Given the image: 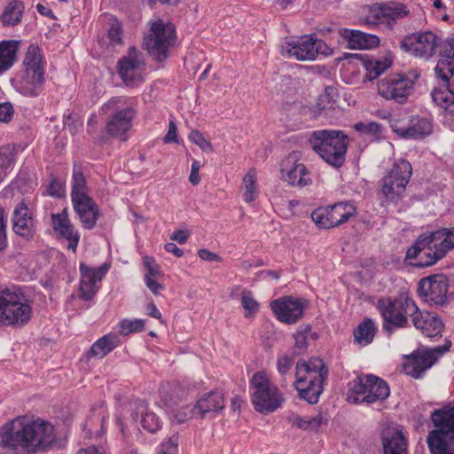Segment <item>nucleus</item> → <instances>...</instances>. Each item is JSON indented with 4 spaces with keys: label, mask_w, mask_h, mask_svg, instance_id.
<instances>
[{
    "label": "nucleus",
    "mask_w": 454,
    "mask_h": 454,
    "mask_svg": "<svg viewBox=\"0 0 454 454\" xmlns=\"http://www.w3.org/2000/svg\"><path fill=\"white\" fill-rule=\"evenodd\" d=\"M25 6L20 0H12L4 7L0 15V20L4 27H15L20 23Z\"/></svg>",
    "instance_id": "nucleus-34"
},
{
    "label": "nucleus",
    "mask_w": 454,
    "mask_h": 454,
    "mask_svg": "<svg viewBox=\"0 0 454 454\" xmlns=\"http://www.w3.org/2000/svg\"><path fill=\"white\" fill-rule=\"evenodd\" d=\"M377 309L383 318L382 328L388 333H392L395 328H407L410 326L409 319L402 317L398 311L397 296L395 298L385 297L379 299Z\"/></svg>",
    "instance_id": "nucleus-21"
},
{
    "label": "nucleus",
    "mask_w": 454,
    "mask_h": 454,
    "mask_svg": "<svg viewBox=\"0 0 454 454\" xmlns=\"http://www.w3.org/2000/svg\"><path fill=\"white\" fill-rule=\"evenodd\" d=\"M58 233L68 241L67 248L73 252H76L80 240V234L74 230L73 224L70 223L67 227L59 231Z\"/></svg>",
    "instance_id": "nucleus-51"
},
{
    "label": "nucleus",
    "mask_w": 454,
    "mask_h": 454,
    "mask_svg": "<svg viewBox=\"0 0 454 454\" xmlns=\"http://www.w3.org/2000/svg\"><path fill=\"white\" fill-rule=\"evenodd\" d=\"M411 175L412 167L408 160L404 159L395 160L379 182L380 193L382 196L380 205L395 206L401 202L405 196Z\"/></svg>",
    "instance_id": "nucleus-7"
},
{
    "label": "nucleus",
    "mask_w": 454,
    "mask_h": 454,
    "mask_svg": "<svg viewBox=\"0 0 454 454\" xmlns=\"http://www.w3.org/2000/svg\"><path fill=\"white\" fill-rule=\"evenodd\" d=\"M241 305L245 309V317H249L254 315L259 309V303L254 299L249 290H243L241 293Z\"/></svg>",
    "instance_id": "nucleus-50"
},
{
    "label": "nucleus",
    "mask_w": 454,
    "mask_h": 454,
    "mask_svg": "<svg viewBox=\"0 0 454 454\" xmlns=\"http://www.w3.org/2000/svg\"><path fill=\"white\" fill-rule=\"evenodd\" d=\"M109 268L110 265L107 263H104L97 268L87 266L83 262L80 263L79 296L82 300L89 301L94 298L99 289L98 283L102 280Z\"/></svg>",
    "instance_id": "nucleus-20"
},
{
    "label": "nucleus",
    "mask_w": 454,
    "mask_h": 454,
    "mask_svg": "<svg viewBox=\"0 0 454 454\" xmlns=\"http://www.w3.org/2000/svg\"><path fill=\"white\" fill-rule=\"evenodd\" d=\"M145 283L148 289L154 294L158 295L161 290H163V286L153 280L149 275H145Z\"/></svg>",
    "instance_id": "nucleus-63"
},
{
    "label": "nucleus",
    "mask_w": 454,
    "mask_h": 454,
    "mask_svg": "<svg viewBox=\"0 0 454 454\" xmlns=\"http://www.w3.org/2000/svg\"><path fill=\"white\" fill-rule=\"evenodd\" d=\"M392 131L403 139L421 140L433 132V121L431 118L411 115L407 122L399 119L390 121Z\"/></svg>",
    "instance_id": "nucleus-17"
},
{
    "label": "nucleus",
    "mask_w": 454,
    "mask_h": 454,
    "mask_svg": "<svg viewBox=\"0 0 454 454\" xmlns=\"http://www.w3.org/2000/svg\"><path fill=\"white\" fill-rule=\"evenodd\" d=\"M120 345V338L115 333L104 335L96 340L90 349L92 356L103 358Z\"/></svg>",
    "instance_id": "nucleus-35"
},
{
    "label": "nucleus",
    "mask_w": 454,
    "mask_h": 454,
    "mask_svg": "<svg viewBox=\"0 0 454 454\" xmlns=\"http://www.w3.org/2000/svg\"><path fill=\"white\" fill-rule=\"evenodd\" d=\"M13 115V107L10 102L0 104V121L8 122Z\"/></svg>",
    "instance_id": "nucleus-61"
},
{
    "label": "nucleus",
    "mask_w": 454,
    "mask_h": 454,
    "mask_svg": "<svg viewBox=\"0 0 454 454\" xmlns=\"http://www.w3.org/2000/svg\"><path fill=\"white\" fill-rule=\"evenodd\" d=\"M72 204L82 226L87 230L93 229L99 218V208L93 199L89 196L72 201Z\"/></svg>",
    "instance_id": "nucleus-26"
},
{
    "label": "nucleus",
    "mask_w": 454,
    "mask_h": 454,
    "mask_svg": "<svg viewBox=\"0 0 454 454\" xmlns=\"http://www.w3.org/2000/svg\"><path fill=\"white\" fill-rule=\"evenodd\" d=\"M55 442L54 427L41 419L26 423L23 419H16L0 427V446L24 454L44 452Z\"/></svg>",
    "instance_id": "nucleus-1"
},
{
    "label": "nucleus",
    "mask_w": 454,
    "mask_h": 454,
    "mask_svg": "<svg viewBox=\"0 0 454 454\" xmlns=\"http://www.w3.org/2000/svg\"><path fill=\"white\" fill-rule=\"evenodd\" d=\"M397 307L402 317L408 319L411 317V320L419 309L415 301L407 293H401L397 295Z\"/></svg>",
    "instance_id": "nucleus-43"
},
{
    "label": "nucleus",
    "mask_w": 454,
    "mask_h": 454,
    "mask_svg": "<svg viewBox=\"0 0 454 454\" xmlns=\"http://www.w3.org/2000/svg\"><path fill=\"white\" fill-rule=\"evenodd\" d=\"M251 403L260 413H272L281 408L285 397L278 387L262 371L256 372L249 380Z\"/></svg>",
    "instance_id": "nucleus-9"
},
{
    "label": "nucleus",
    "mask_w": 454,
    "mask_h": 454,
    "mask_svg": "<svg viewBox=\"0 0 454 454\" xmlns=\"http://www.w3.org/2000/svg\"><path fill=\"white\" fill-rule=\"evenodd\" d=\"M32 316L30 301L18 286L0 287V325L22 327Z\"/></svg>",
    "instance_id": "nucleus-5"
},
{
    "label": "nucleus",
    "mask_w": 454,
    "mask_h": 454,
    "mask_svg": "<svg viewBox=\"0 0 454 454\" xmlns=\"http://www.w3.org/2000/svg\"><path fill=\"white\" fill-rule=\"evenodd\" d=\"M13 231L27 240L34 238L35 232V224L34 214L28 208L27 205L21 201L14 207L12 216Z\"/></svg>",
    "instance_id": "nucleus-23"
},
{
    "label": "nucleus",
    "mask_w": 454,
    "mask_h": 454,
    "mask_svg": "<svg viewBox=\"0 0 454 454\" xmlns=\"http://www.w3.org/2000/svg\"><path fill=\"white\" fill-rule=\"evenodd\" d=\"M440 59L454 61V37L447 38L440 51Z\"/></svg>",
    "instance_id": "nucleus-59"
},
{
    "label": "nucleus",
    "mask_w": 454,
    "mask_h": 454,
    "mask_svg": "<svg viewBox=\"0 0 454 454\" xmlns=\"http://www.w3.org/2000/svg\"><path fill=\"white\" fill-rule=\"evenodd\" d=\"M20 41H0V75L12 67L18 60Z\"/></svg>",
    "instance_id": "nucleus-30"
},
{
    "label": "nucleus",
    "mask_w": 454,
    "mask_h": 454,
    "mask_svg": "<svg viewBox=\"0 0 454 454\" xmlns=\"http://www.w3.org/2000/svg\"><path fill=\"white\" fill-rule=\"evenodd\" d=\"M366 394L362 397V402L371 404L378 401L386 400L390 394L388 384L381 378L373 374L365 375Z\"/></svg>",
    "instance_id": "nucleus-29"
},
{
    "label": "nucleus",
    "mask_w": 454,
    "mask_h": 454,
    "mask_svg": "<svg viewBox=\"0 0 454 454\" xmlns=\"http://www.w3.org/2000/svg\"><path fill=\"white\" fill-rule=\"evenodd\" d=\"M145 65L143 53L136 47H129L117 63L118 74L126 86H134L143 81Z\"/></svg>",
    "instance_id": "nucleus-18"
},
{
    "label": "nucleus",
    "mask_w": 454,
    "mask_h": 454,
    "mask_svg": "<svg viewBox=\"0 0 454 454\" xmlns=\"http://www.w3.org/2000/svg\"><path fill=\"white\" fill-rule=\"evenodd\" d=\"M295 353L296 351H294L291 356L283 355L278 356L277 358V370L284 384H287L288 380L292 377L291 370L294 365Z\"/></svg>",
    "instance_id": "nucleus-45"
},
{
    "label": "nucleus",
    "mask_w": 454,
    "mask_h": 454,
    "mask_svg": "<svg viewBox=\"0 0 454 454\" xmlns=\"http://www.w3.org/2000/svg\"><path fill=\"white\" fill-rule=\"evenodd\" d=\"M309 143L312 150L330 166L339 168L345 163L349 138L344 131L328 129L314 130Z\"/></svg>",
    "instance_id": "nucleus-4"
},
{
    "label": "nucleus",
    "mask_w": 454,
    "mask_h": 454,
    "mask_svg": "<svg viewBox=\"0 0 454 454\" xmlns=\"http://www.w3.org/2000/svg\"><path fill=\"white\" fill-rule=\"evenodd\" d=\"M106 421L107 417L102 407L92 409V413L85 421L83 429L87 430L90 436L101 437L106 433Z\"/></svg>",
    "instance_id": "nucleus-33"
},
{
    "label": "nucleus",
    "mask_w": 454,
    "mask_h": 454,
    "mask_svg": "<svg viewBox=\"0 0 454 454\" xmlns=\"http://www.w3.org/2000/svg\"><path fill=\"white\" fill-rule=\"evenodd\" d=\"M51 218L52 222V228L56 232L71 223L67 208H64L61 213L51 214Z\"/></svg>",
    "instance_id": "nucleus-57"
},
{
    "label": "nucleus",
    "mask_w": 454,
    "mask_h": 454,
    "mask_svg": "<svg viewBox=\"0 0 454 454\" xmlns=\"http://www.w3.org/2000/svg\"><path fill=\"white\" fill-rule=\"evenodd\" d=\"M451 347V341L447 340L443 345L425 350H417L407 356L404 370L414 379H421L426 371L430 369L438 359Z\"/></svg>",
    "instance_id": "nucleus-15"
},
{
    "label": "nucleus",
    "mask_w": 454,
    "mask_h": 454,
    "mask_svg": "<svg viewBox=\"0 0 454 454\" xmlns=\"http://www.w3.org/2000/svg\"><path fill=\"white\" fill-rule=\"evenodd\" d=\"M281 51L284 57L307 61L315 60L318 55H328L330 48L323 40L309 35H303L296 41L286 42L282 46Z\"/></svg>",
    "instance_id": "nucleus-12"
},
{
    "label": "nucleus",
    "mask_w": 454,
    "mask_h": 454,
    "mask_svg": "<svg viewBox=\"0 0 454 454\" xmlns=\"http://www.w3.org/2000/svg\"><path fill=\"white\" fill-rule=\"evenodd\" d=\"M47 194L55 198L63 197L65 195L64 184L56 178H53L47 186Z\"/></svg>",
    "instance_id": "nucleus-58"
},
{
    "label": "nucleus",
    "mask_w": 454,
    "mask_h": 454,
    "mask_svg": "<svg viewBox=\"0 0 454 454\" xmlns=\"http://www.w3.org/2000/svg\"><path fill=\"white\" fill-rule=\"evenodd\" d=\"M130 416L134 420L141 417V425L149 433H155L161 427V421L159 416L149 411L147 403L143 400H135L129 403Z\"/></svg>",
    "instance_id": "nucleus-25"
},
{
    "label": "nucleus",
    "mask_w": 454,
    "mask_h": 454,
    "mask_svg": "<svg viewBox=\"0 0 454 454\" xmlns=\"http://www.w3.org/2000/svg\"><path fill=\"white\" fill-rule=\"evenodd\" d=\"M165 143H178L177 139V127L173 121H169L168 130L164 137Z\"/></svg>",
    "instance_id": "nucleus-64"
},
{
    "label": "nucleus",
    "mask_w": 454,
    "mask_h": 454,
    "mask_svg": "<svg viewBox=\"0 0 454 454\" xmlns=\"http://www.w3.org/2000/svg\"><path fill=\"white\" fill-rule=\"evenodd\" d=\"M433 231L428 234H421L419 235L413 245L410 247L405 254V261L412 262V260H419L421 252H423L424 248H427V246L435 242L434 238H433Z\"/></svg>",
    "instance_id": "nucleus-42"
},
{
    "label": "nucleus",
    "mask_w": 454,
    "mask_h": 454,
    "mask_svg": "<svg viewBox=\"0 0 454 454\" xmlns=\"http://www.w3.org/2000/svg\"><path fill=\"white\" fill-rule=\"evenodd\" d=\"M188 138L191 142L197 145L205 153H212L214 151L211 142L207 140L203 134L197 129L192 130L188 136Z\"/></svg>",
    "instance_id": "nucleus-53"
},
{
    "label": "nucleus",
    "mask_w": 454,
    "mask_h": 454,
    "mask_svg": "<svg viewBox=\"0 0 454 454\" xmlns=\"http://www.w3.org/2000/svg\"><path fill=\"white\" fill-rule=\"evenodd\" d=\"M364 67L366 71L364 80L372 81L384 73L390 67V63L378 59H368L364 61Z\"/></svg>",
    "instance_id": "nucleus-44"
},
{
    "label": "nucleus",
    "mask_w": 454,
    "mask_h": 454,
    "mask_svg": "<svg viewBox=\"0 0 454 454\" xmlns=\"http://www.w3.org/2000/svg\"><path fill=\"white\" fill-rule=\"evenodd\" d=\"M356 213V207L346 201L317 207L311 213V220L320 229H331L348 222Z\"/></svg>",
    "instance_id": "nucleus-16"
},
{
    "label": "nucleus",
    "mask_w": 454,
    "mask_h": 454,
    "mask_svg": "<svg viewBox=\"0 0 454 454\" xmlns=\"http://www.w3.org/2000/svg\"><path fill=\"white\" fill-rule=\"evenodd\" d=\"M25 74L20 82V91L28 97H37L44 82L43 56L39 47L30 45L23 59Z\"/></svg>",
    "instance_id": "nucleus-10"
},
{
    "label": "nucleus",
    "mask_w": 454,
    "mask_h": 454,
    "mask_svg": "<svg viewBox=\"0 0 454 454\" xmlns=\"http://www.w3.org/2000/svg\"><path fill=\"white\" fill-rule=\"evenodd\" d=\"M340 35L347 41L348 47L354 50H371L380 44V38L360 30L343 28Z\"/></svg>",
    "instance_id": "nucleus-28"
},
{
    "label": "nucleus",
    "mask_w": 454,
    "mask_h": 454,
    "mask_svg": "<svg viewBox=\"0 0 454 454\" xmlns=\"http://www.w3.org/2000/svg\"><path fill=\"white\" fill-rule=\"evenodd\" d=\"M120 333L121 335H129L133 333H140L145 329V320L143 319H122L119 323Z\"/></svg>",
    "instance_id": "nucleus-48"
},
{
    "label": "nucleus",
    "mask_w": 454,
    "mask_h": 454,
    "mask_svg": "<svg viewBox=\"0 0 454 454\" xmlns=\"http://www.w3.org/2000/svg\"><path fill=\"white\" fill-rule=\"evenodd\" d=\"M366 394L365 375L357 376L348 384L347 400L351 403H363L362 397Z\"/></svg>",
    "instance_id": "nucleus-41"
},
{
    "label": "nucleus",
    "mask_w": 454,
    "mask_h": 454,
    "mask_svg": "<svg viewBox=\"0 0 454 454\" xmlns=\"http://www.w3.org/2000/svg\"><path fill=\"white\" fill-rule=\"evenodd\" d=\"M419 77V73L417 70H411L405 74H397L382 79L378 82L379 94L386 99L404 104Z\"/></svg>",
    "instance_id": "nucleus-11"
},
{
    "label": "nucleus",
    "mask_w": 454,
    "mask_h": 454,
    "mask_svg": "<svg viewBox=\"0 0 454 454\" xmlns=\"http://www.w3.org/2000/svg\"><path fill=\"white\" fill-rule=\"evenodd\" d=\"M176 29L173 23L157 19L151 21L144 45L149 56L157 63H164L176 46Z\"/></svg>",
    "instance_id": "nucleus-6"
},
{
    "label": "nucleus",
    "mask_w": 454,
    "mask_h": 454,
    "mask_svg": "<svg viewBox=\"0 0 454 454\" xmlns=\"http://www.w3.org/2000/svg\"><path fill=\"white\" fill-rule=\"evenodd\" d=\"M311 332V325H307L299 329L294 334L295 340L294 347L300 350L304 351L308 345V335Z\"/></svg>",
    "instance_id": "nucleus-55"
},
{
    "label": "nucleus",
    "mask_w": 454,
    "mask_h": 454,
    "mask_svg": "<svg viewBox=\"0 0 454 454\" xmlns=\"http://www.w3.org/2000/svg\"><path fill=\"white\" fill-rule=\"evenodd\" d=\"M413 326L419 330L421 333L429 339L441 337L444 325L441 317L427 310L419 309L417 315L412 319Z\"/></svg>",
    "instance_id": "nucleus-24"
},
{
    "label": "nucleus",
    "mask_w": 454,
    "mask_h": 454,
    "mask_svg": "<svg viewBox=\"0 0 454 454\" xmlns=\"http://www.w3.org/2000/svg\"><path fill=\"white\" fill-rule=\"evenodd\" d=\"M7 247L6 226L4 223V210L0 206V251Z\"/></svg>",
    "instance_id": "nucleus-62"
},
{
    "label": "nucleus",
    "mask_w": 454,
    "mask_h": 454,
    "mask_svg": "<svg viewBox=\"0 0 454 454\" xmlns=\"http://www.w3.org/2000/svg\"><path fill=\"white\" fill-rule=\"evenodd\" d=\"M179 439V434H174L162 441L157 447V454H178Z\"/></svg>",
    "instance_id": "nucleus-49"
},
{
    "label": "nucleus",
    "mask_w": 454,
    "mask_h": 454,
    "mask_svg": "<svg viewBox=\"0 0 454 454\" xmlns=\"http://www.w3.org/2000/svg\"><path fill=\"white\" fill-rule=\"evenodd\" d=\"M384 454H407V440L403 434L396 431L383 440Z\"/></svg>",
    "instance_id": "nucleus-38"
},
{
    "label": "nucleus",
    "mask_w": 454,
    "mask_h": 454,
    "mask_svg": "<svg viewBox=\"0 0 454 454\" xmlns=\"http://www.w3.org/2000/svg\"><path fill=\"white\" fill-rule=\"evenodd\" d=\"M107 37L111 43L120 44L122 42V30L121 27L118 23L112 24L110 27Z\"/></svg>",
    "instance_id": "nucleus-60"
},
{
    "label": "nucleus",
    "mask_w": 454,
    "mask_h": 454,
    "mask_svg": "<svg viewBox=\"0 0 454 454\" xmlns=\"http://www.w3.org/2000/svg\"><path fill=\"white\" fill-rule=\"evenodd\" d=\"M71 186V201L89 197L86 178L79 167H74Z\"/></svg>",
    "instance_id": "nucleus-37"
},
{
    "label": "nucleus",
    "mask_w": 454,
    "mask_h": 454,
    "mask_svg": "<svg viewBox=\"0 0 454 454\" xmlns=\"http://www.w3.org/2000/svg\"><path fill=\"white\" fill-rule=\"evenodd\" d=\"M293 427L302 430H317L323 423L326 424L327 419H324L321 414L312 418H302L298 414L293 413L287 418Z\"/></svg>",
    "instance_id": "nucleus-39"
},
{
    "label": "nucleus",
    "mask_w": 454,
    "mask_h": 454,
    "mask_svg": "<svg viewBox=\"0 0 454 454\" xmlns=\"http://www.w3.org/2000/svg\"><path fill=\"white\" fill-rule=\"evenodd\" d=\"M337 97H338V94L336 92L335 88L327 86L325 89V93L321 98V101L323 103L321 109L323 112H325V114H326L327 108L333 109V110L335 109V106H336L335 98H337Z\"/></svg>",
    "instance_id": "nucleus-54"
},
{
    "label": "nucleus",
    "mask_w": 454,
    "mask_h": 454,
    "mask_svg": "<svg viewBox=\"0 0 454 454\" xmlns=\"http://www.w3.org/2000/svg\"><path fill=\"white\" fill-rule=\"evenodd\" d=\"M447 254L446 249L438 242H434L423 249L419 259L408 263L415 268H426L435 264Z\"/></svg>",
    "instance_id": "nucleus-32"
},
{
    "label": "nucleus",
    "mask_w": 454,
    "mask_h": 454,
    "mask_svg": "<svg viewBox=\"0 0 454 454\" xmlns=\"http://www.w3.org/2000/svg\"><path fill=\"white\" fill-rule=\"evenodd\" d=\"M307 305L306 299L283 296L272 301L270 306L280 322L292 325L303 317Z\"/></svg>",
    "instance_id": "nucleus-19"
},
{
    "label": "nucleus",
    "mask_w": 454,
    "mask_h": 454,
    "mask_svg": "<svg viewBox=\"0 0 454 454\" xmlns=\"http://www.w3.org/2000/svg\"><path fill=\"white\" fill-rule=\"evenodd\" d=\"M224 408V398L221 392L212 391L200 398L196 404V409L200 418H206L207 414L217 413Z\"/></svg>",
    "instance_id": "nucleus-31"
},
{
    "label": "nucleus",
    "mask_w": 454,
    "mask_h": 454,
    "mask_svg": "<svg viewBox=\"0 0 454 454\" xmlns=\"http://www.w3.org/2000/svg\"><path fill=\"white\" fill-rule=\"evenodd\" d=\"M434 429L427 435L431 454H454V405L435 410L431 414Z\"/></svg>",
    "instance_id": "nucleus-8"
},
{
    "label": "nucleus",
    "mask_w": 454,
    "mask_h": 454,
    "mask_svg": "<svg viewBox=\"0 0 454 454\" xmlns=\"http://www.w3.org/2000/svg\"><path fill=\"white\" fill-rule=\"evenodd\" d=\"M243 183L245 185L244 200L247 202L254 201L257 197L256 173L254 169L247 171L244 176Z\"/></svg>",
    "instance_id": "nucleus-47"
},
{
    "label": "nucleus",
    "mask_w": 454,
    "mask_h": 454,
    "mask_svg": "<svg viewBox=\"0 0 454 454\" xmlns=\"http://www.w3.org/2000/svg\"><path fill=\"white\" fill-rule=\"evenodd\" d=\"M101 111L107 114V121L100 142L107 144L112 138L127 141L137 111L127 103L126 98L113 97L103 105Z\"/></svg>",
    "instance_id": "nucleus-3"
},
{
    "label": "nucleus",
    "mask_w": 454,
    "mask_h": 454,
    "mask_svg": "<svg viewBox=\"0 0 454 454\" xmlns=\"http://www.w3.org/2000/svg\"><path fill=\"white\" fill-rule=\"evenodd\" d=\"M450 281L444 274H433L422 278L417 286L419 297L430 306L443 307L448 304Z\"/></svg>",
    "instance_id": "nucleus-14"
},
{
    "label": "nucleus",
    "mask_w": 454,
    "mask_h": 454,
    "mask_svg": "<svg viewBox=\"0 0 454 454\" xmlns=\"http://www.w3.org/2000/svg\"><path fill=\"white\" fill-rule=\"evenodd\" d=\"M14 161L13 150L9 146L0 148V177L5 176L6 170L10 168Z\"/></svg>",
    "instance_id": "nucleus-52"
},
{
    "label": "nucleus",
    "mask_w": 454,
    "mask_h": 454,
    "mask_svg": "<svg viewBox=\"0 0 454 454\" xmlns=\"http://www.w3.org/2000/svg\"><path fill=\"white\" fill-rule=\"evenodd\" d=\"M441 39L432 31H419L404 36L400 43L401 50L411 56L425 60L436 53Z\"/></svg>",
    "instance_id": "nucleus-13"
},
{
    "label": "nucleus",
    "mask_w": 454,
    "mask_h": 454,
    "mask_svg": "<svg viewBox=\"0 0 454 454\" xmlns=\"http://www.w3.org/2000/svg\"><path fill=\"white\" fill-rule=\"evenodd\" d=\"M328 374V367L319 357L299 360L295 365V380L293 383L299 398L309 404L317 403L325 390L324 383Z\"/></svg>",
    "instance_id": "nucleus-2"
},
{
    "label": "nucleus",
    "mask_w": 454,
    "mask_h": 454,
    "mask_svg": "<svg viewBox=\"0 0 454 454\" xmlns=\"http://www.w3.org/2000/svg\"><path fill=\"white\" fill-rule=\"evenodd\" d=\"M433 101L450 114H454V92L449 85H442L431 92Z\"/></svg>",
    "instance_id": "nucleus-36"
},
{
    "label": "nucleus",
    "mask_w": 454,
    "mask_h": 454,
    "mask_svg": "<svg viewBox=\"0 0 454 454\" xmlns=\"http://www.w3.org/2000/svg\"><path fill=\"white\" fill-rule=\"evenodd\" d=\"M433 238L435 242L446 249V253L454 249V226L452 228H442L433 231Z\"/></svg>",
    "instance_id": "nucleus-46"
},
{
    "label": "nucleus",
    "mask_w": 454,
    "mask_h": 454,
    "mask_svg": "<svg viewBox=\"0 0 454 454\" xmlns=\"http://www.w3.org/2000/svg\"><path fill=\"white\" fill-rule=\"evenodd\" d=\"M410 11L403 4L394 5L378 4L372 9L371 14L365 19L369 24H385L386 27L393 30L397 20L409 15Z\"/></svg>",
    "instance_id": "nucleus-22"
},
{
    "label": "nucleus",
    "mask_w": 454,
    "mask_h": 454,
    "mask_svg": "<svg viewBox=\"0 0 454 454\" xmlns=\"http://www.w3.org/2000/svg\"><path fill=\"white\" fill-rule=\"evenodd\" d=\"M376 327L371 318H365L354 330L355 341L362 345L370 344L375 336Z\"/></svg>",
    "instance_id": "nucleus-40"
},
{
    "label": "nucleus",
    "mask_w": 454,
    "mask_h": 454,
    "mask_svg": "<svg viewBox=\"0 0 454 454\" xmlns=\"http://www.w3.org/2000/svg\"><path fill=\"white\" fill-rule=\"evenodd\" d=\"M282 175L291 185L300 187L306 186L310 184L311 180L308 176L307 168L302 163H299L295 160V156L289 155L282 165Z\"/></svg>",
    "instance_id": "nucleus-27"
},
{
    "label": "nucleus",
    "mask_w": 454,
    "mask_h": 454,
    "mask_svg": "<svg viewBox=\"0 0 454 454\" xmlns=\"http://www.w3.org/2000/svg\"><path fill=\"white\" fill-rule=\"evenodd\" d=\"M354 129L362 134L371 136H378L381 133V125L375 121L357 122L354 125Z\"/></svg>",
    "instance_id": "nucleus-56"
}]
</instances>
